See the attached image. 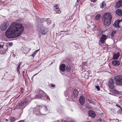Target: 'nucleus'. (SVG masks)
Returning <instances> with one entry per match:
<instances>
[{
    "label": "nucleus",
    "instance_id": "nucleus-8",
    "mask_svg": "<svg viewBox=\"0 0 122 122\" xmlns=\"http://www.w3.org/2000/svg\"><path fill=\"white\" fill-rule=\"evenodd\" d=\"M48 31V30L44 27H42L41 28V29L40 30V32L41 34L42 35H45Z\"/></svg>",
    "mask_w": 122,
    "mask_h": 122
},
{
    "label": "nucleus",
    "instance_id": "nucleus-9",
    "mask_svg": "<svg viewBox=\"0 0 122 122\" xmlns=\"http://www.w3.org/2000/svg\"><path fill=\"white\" fill-rule=\"evenodd\" d=\"M78 92L77 89H75L74 90L72 94V97L74 98H77L78 96Z\"/></svg>",
    "mask_w": 122,
    "mask_h": 122
},
{
    "label": "nucleus",
    "instance_id": "nucleus-35",
    "mask_svg": "<svg viewBox=\"0 0 122 122\" xmlns=\"http://www.w3.org/2000/svg\"><path fill=\"white\" fill-rule=\"evenodd\" d=\"M119 111L120 112V113L122 114V108L121 107L119 110Z\"/></svg>",
    "mask_w": 122,
    "mask_h": 122
},
{
    "label": "nucleus",
    "instance_id": "nucleus-28",
    "mask_svg": "<svg viewBox=\"0 0 122 122\" xmlns=\"http://www.w3.org/2000/svg\"><path fill=\"white\" fill-rule=\"evenodd\" d=\"M112 92L113 93H116L118 94H119L120 92H119L117 90H116L115 89L113 90L112 91Z\"/></svg>",
    "mask_w": 122,
    "mask_h": 122
},
{
    "label": "nucleus",
    "instance_id": "nucleus-46",
    "mask_svg": "<svg viewBox=\"0 0 122 122\" xmlns=\"http://www.w3.org/2000/svg\"><path fill=\"white\" fill-rule=\"evenodd\" d=\"M36 74H35L33 76H35L36 75Z\"/></svg>",
    "mask_w": 122,
    "mask_h": 122
},
{
    "label": "nucleus",
    "instance_id": "nucleus-12",
    "mask_svg": "<svg viewBox=\"0 0 122 122\" xmlns=\"http://www.w3.org/2000/svg\"><path fill=\"white\" fill-rule=\"evenodd\" d=\"M88 114L89 116L92 118L96 116L94 112L92 110L89 111Z\"/></svg>",
    "mask_w": 122,
    "mask_h": 122
},
{
    "label": "nucleus",
    "instance_id": "nucleus-24",
    "mask_svg": "<svg viewBox=\"0 0 122 122\" xmlns=\"http://www.w3.org/2000/svg\"><path fill=\"white\" fill-rule=\"evenodd\" d=\"M71 67L69 65H68L66 66V70L67 71H70Z\"/></svg>",
    "mask_w": 122,
    "mask_h": 122
},
{
    "label": "nucleus",
    "instance_id": "nucleus-30",
    "mask_svg": "<svg viewBox=\"0 0 122 122\" xmlns=\"http://www.w3.org/2000/svg\"><path fill=\"white\" fill-rule=\"evenodd\" d=\"M46 20L45 19H39V21H40V22H43L46 20Z\"/></svg>",
    "mask_w": 122,
    "mask_h": 122
},
{
    "label": "nucleus",
    "instance_id": "nucleus-27",
    "mask_svg": "<svg viewBox=\"0 0 122 122\" xmlns=\"http://www.w3.org/2000/svg\"><path fill=\"white\" fill-rule=\"evenodd\" d=\"M39 51L38 50H37L36 51H35V52L33 53L30 56H32L33 57L34 56H35V55L36 54V53H37V52Z\"/></svg>",
    "mask_w": 122,
    "mask_h": 122
},
{
    "label": "nucleus",
    "instance_id": "nucleus-13",
    "mask_svg": "<svg viewBox=\"0 0 122 122\" xmlns=\"http://www.w3.org/2000/svg\"><path fill=\"white\" fill-rule=\"evenodd\" d=\"M66 65L64 64H62L60 66V70L62 72H64L65 71Z\"/></svg>",
    "mask_w": 122,
    "mask_h": 122
},
{
    "label": "nucleus",
    "instance_id": "nucleus-31",
    "mask_svg": "<svg viewBox=\"0 0 122 122\" xmlns=\"http://www.w3.org/2000/svg\"><path fill=\"white\" fill-rule=\"evenodd\" d=\"M45 109L46 110V111H48V112H50V108L48 106H46L45 108Z\"/></svg>",
    "mask_w": 122,
    "mask_h": 122
},
{
    "label": "nucleus",
    "instance_id": "nucleus-43",
    "mask_svg": "<svg viewBox=\"0 0 122 122\" xmlns=\"http://www.w3.org/2000/svg\"><path fill=\"white\" fill-rule=\"evenodd\" d=\"M119 21H120V22L121 21H122V18L121 20H119Z\"/></svg>",
    "mask_w": 122,
    "mask_h": 122
},
{
    "label": "nucleus",
    "instance_id": "nucleus-18",
    "mask_svg": "<svg viewBox=\"0 0 122 122\" xmlns=\"http://www.w3.org/2000/svg\"><path fill=\"white\" fill-rule=\"evenodd\" d=\"M116 13L118 15L122 16V10L120 9L117 10L116 11Z\"/></svg>",
    "mask_w": 122,
    "mask_h": 122
},
{
    "label": "nucleus",
    "instance_id": "nucleus-7",
    "mask_svg": "<svg viewBox=\"0 0 122 122\" xmlns=\"http://www.w3.org/2000/svg\"><path fill=\"white\" fill-rule=\"evenodd\" d=\"M9 26V23L7 22H5L1 25L0 27V29L2 30H5Z\"/></svg>",
    "mask_w": 122,
    "mask_h": 122
},
{
    "label": "nucleus",
    "instance_id": "nucleus-5",
    "mask_svg": "<svg viewBox=\"0 0 122 122\" xmlns=\"http://www.w3.org/2000/svg\"><path fill=\"white\" fill-rule=\"evenodd\" d=\"M45 97L47 98V99L49 98V97L43 91L40 90L39 92V94L36 95L35 97L36 99L40 98L42 97Z\"/></svg>",
    "mask_w": 122,
    "mask_h": 122
},
{
    "label": "nucleus",
    "instance_id": "nucleus-48",
    "mask_svg": "<svg viewBox=\"0 0 122 122\" xmlns=\"http://www.w3.org/2000/svg\"><path fill=\"white\" fill-rule=\"evenodd\" d=\"M15 56V54H14V56Z\"/></svg>",
    "mask_w": 122,
    "mask_h": 122
},
{
    "label": "nucleus",
    "instance_id": "nucleus-17",
    "mask_svg": "<svg viewBox=\"0 0 122 122\" xmlns=\"http://www.w3.org/2000/svg\"><path fill=\"white\" fill-rule=\"evenodd\" d=\"M113 65L115 66H118L120 64L119 61H113L112 62Z\"/></svg>",
    "mask_w": 122,
    "mask_h": 122
},
{
    "label": "nucleus",
    "instance_id": "nucleus-29",
    "mask_svg": "<svg viewBox=\"0 0 122 122\" xmlns=\"http://www.w3.org/2000/svg\"><path fill=\"white\" fill-rule=\"evenodd\" d=\"M16 120V119L15 117H12L10 118V121L12 122H13Z\"/></svg>",
    "mask_w": 122,
    "mask_h": 122
},
{
    "label": "nucleus",
    "instance_id": "nucleus-25",
    "mask_svg": "<svg viewBox=\"0 0 122 122\" xmlns=\"http://www.w3.org/2000/svg\"><path fill=\"white\" fill-rule=\"evenodd\" d=\"M6 53V51L5 50L3 51V50H0V54H4Z\"/></svg>",
    "mask_w": 122,
    "mask_h": 122
},
{
    "label": "nucleus",
    "instance_id": "nucleus-40",
    "mask_svg": "<svg viewBox=\"0 0 122 122\" xmlns=\"http://www.w3.org/2000/svg\"><path fill=\"white\" fill-rule=\"evenodd\" d=\"M91 2L95 3L96 1V0H91Z\"/></svg>",
    "mask_w": 122,
    "mask_h": 122
},
{
    "label": "nucleus",
    "instance_id": "nucleus-10",
    "mask_svg": "<svg viewBox=\"0 0 122 122\" xmlns=\"http://www.w3.org/2000/svg\"><path fill=\"white\" fill-rule=\"evenodd\" d=\"M79 102L80 104L81 105H83L85 102V98L83 96H81L79 100Z\"/></svg>",
    "mask_w": 122,
    "mask_h": 122
},
{
    "label": "nucleus",
    "instance_id": "nucleus-47",
    "mask_svg": "<svg viewBox=\"0 0 122 122\" xmlns=\"http://www.w3.org/2000/svg\"><path fill=\"white\" fill-rule=\"evenodd\" d=\"M5 120L6 121H8V120L7 119H5Z\"/></svg>",
    "mask_w": 122,
    "mask_h": 122
},
{
    "label": "nucleus",
    "instance_id": "nucleus-21",
    "mask_svg": "<svg viewBox=\"0 0 122 122\" xmlns=\"http://www.w3.org/2000/svg\"><path fill=\"white\" fill-rule=\"evenodd\" d=\"M21 64V62H20V63H19V65L18 66V67H17V72L19 74L20 73V65Z\"/></svg>",
    "mask_w": 122,
    "mask_h": 122
},
{
    "label": "nucleus",
    "instance_id": "nucleus-11",
    "mask_svg": "<svg viewBox=\"0 0 122 122\" xmlns=\"http://www.w3.org/2000/svg\"><path fill=\"white\" fill-rule=\"evenodd\" d=\"M122 6V0H120L116 3L115 7L117 8Z\"/></svg>",
    "mask_w": 122,
    "mask_h": 122
},
{
    "label": "nucleus",
    "instance_id": "nucleus-33",
    "mask_svg": "<svg viewBox=\"0 0 122 122\" xmlns=\"http://www.w3.org/2000/svg\"><path fill=\"white\" fill-rule=\"evenodd\" d=\"M3 42H1L0 43V49H1L3 48Z\"/></svg>",
    "mask_w": 122,
    "mask_h": 122
},
{
    "label": "nucleus",
    "instance_id": "nucleus-34",
    "mask_svg": "<svg viewBox=\"0 0 122 122\" xmlns=\"http://www.w3.org/2000/svg\"><path fill=\"white\" fill-rule=\"evenodd\" d=\"M39 108H36L34 109V111L35 112H38L39 111Z\"/></svg>",
    "mask_w": 122,
    "mask_h": 122
},
{
    "label": "nucleus",
    "instance_id": "nucleus-26",
    "mask_svg": "<svg viewBox=\"0 0 122 122\" xmlns=\"http://www.w3.org/2000/svg\"><path fill=\"white\" fill-rule=\"evenodd\" d=\"M101 17V15L100 14L97 15L96 17V20H98Z\"/></svg>",
    "mask_w": 122,
    "mask_h": 122
},
{
    "label": "nucleus",
    "instance_id": "nucleus-38",
    "mask_svg": "<svg viewBox=\"0 0 122 122\" xmlns=\"http://www.w3.org/2000/svg\"><path fill=\"white\" fill-rule=\"evenodd\" d=\"M9 45L10 46H12L13 45V43L12 42H10L9 43Z\"/></svg>",
    "mask_w": 122,
    "mask_h": 122
},
{
    "label": "nucleus",
    "instance_id": "nucleus-41",
    "mask_svg": "<svg viewBox=\"0 0 122 122\" xmlns=\"http://www.w3.org/2000/svg\"><path fill=\"white\" fill-rule=\"evenodd\" d=\"M80 0H77V2H76V3L77 2V3H78V2H79Z\"/></svg>",
    "mask_w": 122,
    "mask_h": 122
},
{
    "label": "nucleus",
    "instance_id": "nucleus-36",
    "mask_svg": "<svg viewBox=\"0 0 122 122\" xmlns=\"http://www.w3.org/2000/svg\"><path fill=\"white\" fill-rule=\"evenodd\" d=\"M96 88L97 89L98 91H99L100 90V89L99 86H96Z\"/></svg>",
    "mask_w": 122,
    "mask_h": 122
},
{
    "label": "nucleus",
    "instance_id": "nucleus-2",
    "mask_svg": "<svg viewBox=\"0 0 122 122\" xmlns=\"http://www.w3.org/2000/svg\"><path fill=\"white\" fill-rule=\"evenodd\" d=\"M30 98L29 97H27L25 99L20 102L16 106L17 108L23 109L26 106V105L29 103Z\"/></svg>",
    "mask_w": 122,
    "mask_h": 122
},
{
    "label": "nucleus",
    "instance_id": "nucleus-44",
    "mask_svg": "<svg viewBox=\"0 0 122 122\" xmlns=\"http://www.w3.org/2000/svg\"><path fill=\"white\" fill-rule=\"evenodd\" d=\"M50 22H48L47 23V24H50Z\"/></svg>",
    "mask_w": 122,
    "mask_h": 122
},
{
    "label": "nucleus",
    "instance_id": "nucleus-19",
    "mask_svg": "<svg viewBox=\"0 0 122 122\" xmlns=\"http://www.w3.org/2000/svg\"><path fill=\"white\" fill-rule=\"evenodd\" d=\"M120 56L119 53H118L117 54H114L113 56V60L117 59Z\"/></svg>",
    "mask_w": 122,
    "mask_h": 122
},
{
    "label": "nucleus",
    "instance_id": "nucleus-14",
    "mask_svg": "<svg viewBox=\"0 0 122 122\" xmlns=\"http://www.w3.org/2000/svg\"><path fill=\"white\" fill-rule=\"evenodd\" d=\"M107 36H106L103 35L101 37L100 39L101 42L102 43H103L107 38Z\"/></svg>",
    "mask_w": 122,
    "mask_h": 122
},
{
    "label": "nucleus",
    "instance_id": "nucleus-37",
    "mask_svg": "<svg viewBox=\"0 0 122 122\" xmlns=\"http://www.w3.org/2000/svg\"><path fill=\"white\" fill-rule=\"evenodd\" d=\"M97 29L96 26L95 25H94V27H93V28H92V30H96Z\"/></svg>",
    "mask_w": 122,
    "mask_h": 122
},
{
    "label": "nucleus",
    "instance_id": "nucleus-42",
    "mask_svg": "<svg viewBox=\"0 0 122 122\" xmlns=\"http://www.w3.org/2000/svg\"><path fill=\"white\" fill-rule=\"evenodd\" d=\"M51 86L52 87H54L55 86V85H51Z\"/></svg>",
    "mask_w": 122,
    "mask_h": 122
},
{
    "label": "nucleus",
    "instance_id": "nucleus-16",
    "mask_svg": "<svg viewBox=\"0 0 122 122\" xmlns=\"http://www.w3.org/2000/svg\"><path fill=\"white\" fill-rule=\"evenodd\" d=\"M120 23V21H116L113 24V26L114 27L119 28L120 27L119 26V24Z\"/></svg>",
    "mask_w": 122,
    "mask_h": 122
},
{
    "label": "nucleus",
    "instance_id": "nucleus-15",
    "mask_svg": "<svg viewBox=\"0 0 122 122\" xmlns=\"http://www.w3.org/2000/svg\"><path fill=\"white\" fill-rule=\"evenodd\" d=\"M23 50L22 51L25 54H27L28 53L30 50V49L28 48L27 47H25L23 48Z\"/></svg>",
    "mask_w": 122,
    "mask_h": 122
},
{
    "label": "nucleus",
    "instance_id": "nucleus-22",
    "mask_svg": "<svg viewBox=\"0 0 122 122\" xmlns=\"http://www.w3.org/2000/svg\"><path fill=\"white\" fill-rule=\"evenodd\" d=\"M105 2H103L100 4V7L101 8H102L105 6Z\"/></svg>",
    "mask_w": 122,
    "mask_h": 122
},
{
    "label": "nucleus",
    "instance_id": "nucleus-23",
    "mask_svg": "<svg viewBox=\"0 0 122 122\" xmlns=\"http://www.w3.org/2000/svg\"><path fill=\"white\" fill-rule=\"evenodd\" d=\"M116 34V32L115 31H113L111 33V34L110 35V37H111L112 39V38L113 37V36L114 35H115Z\"/></svg>",
    "mask_w": 122,
    "mask_h": 122
},
{
    "label": "nucleus",
    "instance_id": "nucleus-32",
    "mask_svg": "<svg viewBox=\"0 0 122 122\" xmlns=\"http://www.w3.org/2000/svg\"><path fill=\"white\" fill-rule=\"evenodd\" d=\"M18 122H27V121L26 119H25L24 120H20L18 121Z\"/></svg>",
    "mask_w": 122,
    "mask_h": 122
},
{
    "label": "nucleus",
    "instance_id": "nucleus-6",
    "mask_svg": "<svg viewBox=\"0 0 122 122\" xmlns=\"http://www.w3.org/2000/svg\"><path fill=\"white\" fill-rule=\"evenodd\" d=\"M115 83L114 80L113 79H111L109 80L108 86L111 89H113L114 88V86L113 84Z\"/></svg>",
    "mask_w": 122,
    "mask_h": 122
},
{
    "label": "nucleus",
    "instance_id": "nucleus-3",
    "mask_svg": "<svg viewBox=\"0 0 122 122\" xmlns=\"http://www.w3.org/2000/svg\"><path fill=\"white\" fill-rule=\"evenodd\" d=\"M103 23L105 26H109L111 24L112 19V16L110 13H106L104 14Z\"/></svg>",
    "mask_w": 122,
    "mask_h": 122
},
{
    "label": "nucleus",
    "instance_id": "nucleus-20",
    "mask_svg": "<svg viewBox=\"0 0 122 122\" xmlns=\"http://www.w3.org/2000/svg\"><path fill=\"white\" fill-rule=\"evenodd\" d=\"M54 10L55 11H59L60 10L58 8V5H55L54 6Z\"/></svg>",
    "mask_w": 122,
    "mask_h": 122
},
{
    "label": "nucleus",
    "instance_id": "nucleus-39",
    "mask_svg": "<svg viewBox=\"0 0 122 122\" xmlns=\"http://www.w3.org/2000/svg\"><path fill=\"white\" fill-rule=\"evenodd\" d=\"M116 106H117V107H118L120 108H121L120 106L118 104H116Z\"/></svg>",
    "mask_w": 122,
    "mask_h": 122
},
{
    "label": "nucleus",
    "instance_id": "nucleus-4",
    "mask_svg": "<svg viewBox=\"0 0 122 122\" xmlns=\"http://www.w3.org/2000/svg\"><path fill=\"white\" fill-rule=\"evenodd\" d=\"M114 79L117 85L122 86V75H118L116 76Z\"/></svg>",
    "mask_w": 122,
    "mask_h": 122
},
{
    "label": "nucleus",
    "instance_id": "nucleus-45",
    "mask_svg": "<svg viewBox=\"0 0 122 122\" xmlns=\"http://www.w3.org/2000/svg\"><path fill=\"white\" fill-rule=\"evenodd\" d=\"M34 76H33V77H31V79H33V77H34Z\"/></svg>",
    "mask_w": 122,
    "mask_h": 122
},
{
    "label": "nucleus",
    "instance_id": "nucleus-1",
    "mask_svg": "<svg viewBox=\"0 0 122 122\" xmlns=\"http://www.w3.org/2000/svg\"><path fill=\"white\" fill-rule=\"evenodd\" d=\"M24 30V27L22 24L13 22L6 30L5 36L9 38H15L19 36Z\"/></svg>",
    "mask_w": 122,
    "mask_h": 122
}]
</instances>
